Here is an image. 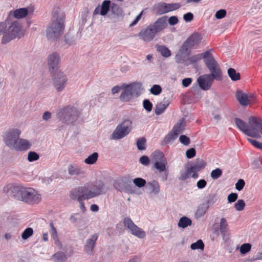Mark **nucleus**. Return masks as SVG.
I'll return each instance as SVG.
<instances>
[{
    "label": "nucleus",
    "mask_w": 262,
    "mask_h": 262,
    "mask_svg": "<svg viewBox=\"0 0 262 262\" xmlns=\"http://www.w3.org/2000/svg\"><path fill=\"white\" fill-rule=\"evenodd\" d=\"M64 14L59 8L52 11V22L47 28L46 35L48 39L54 41L59 39L63 33Z\"/></svg>",
    "instance_id": "1"
},
{
    "label": "nucleus",
    "mask_w": 262,
    "mask_h": 262,
    "mask_svg": "<svg viewBox=\"0 0 262 262\" xmlns=\"http://www.w3.org/2000/svg\"><path fill=\"white\" fill-rule=\"evenodd\" d=\"M167 26V16H162L142 29L138 36L144 41L148 42L154 38L157 33L162 32Z\"/></svg>",
    "instance_id": "2"
},
{
    "label": "nucleus",
    "mask_w": 262,
    "mask_h": 262,
    "mask_svg": "<svg viewBox=\"0 0 262 262\" xmlns=\"http://www.w3.org/2000/svg\"><path fill=\"white\" fill-rule=\"evenodd\" d=\"M210 73L199 76L197 82L199 87L204 91L211 88L214 80L218 81L222 79V72L220 65L217 63L207 68Z\"/></svg>",
    "instance_id": "3"
},
{
    "label": "nucleus",
    "mask_w": 262,
    "mask_h": 262,
    "mask_svg": "<svg viewBox=\"0 0 262 262\" xmlns=\"http://www.w3.org/2000/svg\"><path fill=\"white\" fill-rule=\"evenodd\" d=\"M105 185L101 181L93 183H86L82 186L74 189L75 191L82 194L83 199H91L105 193Z\"/></svg>",
    "instance_id": "4"
},
{
    "label": "nucleus",
    "mask_w": 262,
    "mask_h": 262,
    "mask_svg": "<svg viewBox=\"0 0 262 262\" xmlns=\"http://www.w3.org/2000/svg\"><path fill=\"white\" fill-rule=\"evenodd\" d=\"M142 90V84L140 82H133L129 84L122 83V92L120 96V99L122 101L128 102L134 96L138 97Z\"/></svg>",
    "instance_id": "5"
},
{
    "label": "nucleus",
    "mask_w": 262,
    "mask_h": 262,
    "mask_svg": "<svg viewBox=\"0 0 262 262\" xmlns=\"http://www.w3.org/2000/svg\"><path fill=\"white\" fill-rule=\"evenodd\" d=\"M56 115L60 121L70 124L78 118L79 112L76 107L68 105L59 109Z\"/></svg>",
    "instance_id": "6"
},
{
    "label": "nucleus",
    "mask_w": 262,
    "mask_h": 262,
    "mask_svg": "<svg viewBox=\"0 0 262 262\" xmlns=\"http://www.w3.org/2000/svg\"><path fill=\"white\" fill-rule=\"evenodd\" d=\"M23 35L21 25L18 21L9 23V26L6 29L2 37V43L6 44L16 38H20Z\"/></svg>",
    "instance_id": "7"
},
{
    "label": "nucleus",
    "mask_w": 262,
    "mask_h": 262,
    "mask_svg": "<svg viewBox=\"0 0 262 262\" xmlns=\"http://www.w3.org/2000/svg\"><path fill=\"white\" fill-rule=\"evenodd\" d=\"M39 194L31 188L22 186L18 201H20L29 204H37L41 201Z\"/></svg>",
    "instance_id": "8"
},
{
    "label": "nucleus",
    "mask_w": 262,
    "mask_h": 262,
    "mask_svg": "<svg viewBox=\"0 0 262 262\" xmlns=\"http://www.w3.org/2000/svg\"><path fill=\"white\" fill-rule=\"evenodd\" d=\"M211 51H212V50H208L203 53L190 56L186 60L185 64L188 66L190 64L195 63L201 59H203L204 62L207 68H208V66L210 67L214 66V64L217 63V62L211 54Z\"/></svg>",
    "instance_id": "9"
},
{
    "label": "nucleus",
    "mask_w": 262,
    "mask_h": 262,
    "mask_svg": "<svg viewBox=\"0 0 262 262\" xmlns=\"http://www.w3.org/2000/svg\"><path fill=\"white\" fill-rule=\"evenodd\" d=\"M132 128V121L129 119L124 120L114 130L112 135V139L119 140L125 137L130 132Z\"/></svg>",
    "instance_id": "10"
},
{
    "label": "nucleus",
    "mask_w": 262,
    "mask_h": 262,
    "mask_svg": "<svg viewBox=\"0 0 262 262\" xmlns=\"http://www.w3.org/2000/svg\"><path fill=\"white\" fill-rule=\"evenodd\" d=\"M132 128V121L129 119L124 120L114 130L112 135V139L119 140L125 137L130 132Z\"/></svg>",
    "instance_id": "11"
},
{
    "label": "nucleus",
    "mask_w": 262,
    "mask_h": 262,
    "mask_svg": "<svg viewBox=\"0 0 262 262\" xmlns=\"http://www.w3.org/2000/svg\"><path fill=\"white\" fill-rule=\"evenodd\" d=\"M132 128V121L129 119L124 120L114 130L112 135V139L119 140L125 137L130 132Z\"/></svg>",
    "instance_id": "12"
},
{
    "label": "nucleus",
    "mask_w": 262,
    "mask_h": 262,
    "mask_svg": "<svg viewBox=\"0 0 262 262\" xmlns=\"http://www.w3.org/2000/svg\"><path fill=\"white\" fill-rule=\"evenodd\" d=\"M262 126V118L250 116L248 118V129L251 137H259V134Z\"/></svg>",
    "instance_id": "13"
},
{
    "label": "nucleus",
    "mask_w": 262,
    "mask_h": 262,
    "mask_svg": "<svg viewBox=\"0 0 262 262\" xmlns=\"http://www.w3.org/2000/svg\"><path fill=\"white\" fill-rule=\"evenodd\" d=\"M21 132L17 128H11L7 130L4 136V141L8 147L12 149L18 140Z\"/></svg>",
    "instance_id": "14"
},
{
    "label": "nucleus",
    "mask_w": 262,
    "mask_h": 262,
    "mask_svg": "<svg viewBox=\"0 0 262 262\" xmlns=\"http://www.w3.org/2000/svg\"><path fill=\"white\" fill-rule=\"evenodd\" d=\"M52 77L53 83L56 90L58 92L62 91L67 84V78L63 73L57 71L51 73Z\"/></svg>",
    "instance_id": "15"
},
{
    "label": "nucleus",
    "mask_w": 262,
    "mask_h": 262,
    "mask_svg": "<svg viewBox=\"0 0 262 262\" xmlns=\"http://www.w3.org/2000/svg\"><path fill=\"white\" fill-rule=\"evenodd\" d=\"M123 224L124 227L129 230V232L132 234L141 239L145 237L146 232L136 225L129 217H125L123 220Z\"/></svg>",
    "instance_id": "16"
},
{
    "label": "nucleus",
    "mask_w": 262,
    "mask_h": 262,
    "mask_svg": "<svg viewBox=\"0 0 262 262\" xmlns=\"http://www.w3.org/2000/svg\"><path fill=\"white\" fill-rule=\"evenodd\" d=\"M22 185L16 183H9L3 187V192L7 195L18 200Z\"/></svg>",
    "instance_id": "17"
},
{
    "label": "nucleus",
    "mask_w": 262,
    "mask_h": 262,
    "mask_svg": "<svg viewBox=\"0 0 262 262\" xmlns=\"http://www.w3.org/2000/svg\"><path fill=\"white\" fill-rule=\"evenodd\" d=\"M202 38L199 33H194L190 35L183 43L182 50L189 51L190 49L198 46L201 42Z\"/></svg>",
    "instance_id": "18"
},
{
    "label": "nucleus",
    "mask_w": 262,
    "mask_h": 262,
    "mask_svg": "<svg viewBox=\"0 0 262 262\" xmlns=\"http://www.w3.org/2000/svg\"><path fill=\"white\" fill-rule=\"evenodd\" d=\"M60 57L57 52H52L49 54L47 58V63L50 73L59 71L58 69Z\"/></svg>",
    "instance_id": "19"
},
{
    "label": "nucleus",
    "mask_w": 262,
    "mask_h": 262,
    "mask_svg": "<svg viewBox=\"0 0 262 262\" xmlns=\"http://www.w3.org/2000/svg\"><path fill=\"white\" fill-rule=\"evenodd\" d=\"M98 236L99 235L97 233H95L90 238L86 240L84 246V250L87 254L92 255L94 254V248Z\"/></svg>",
    "instance_id": "20"
},
{
    "label": "nucleus",
    "mask_w": 262,
    "mask_h": 262,
    "mask_svg": "<svg viewBox=\"0 0 262 262\" xmlns=\"http://www.w3.org/2000/svg\"><path fill=\"white\" fill-rule=\"evenodd\" d=\"M111 1L109 0H105L102 2L101 7L98 6L94 11L93 15L100 14L102 16L105 15L108 11L111 9Z\"/></svg>",
    "instance_id": "21"
},
{
    "label": "nucleus",
    "mask_w": 262,
    "mask_h": 262,
    "mask_svg": "<svg viewBox=\"0 0 262 262\" xmlns=\"http://www.w3.org/2000/svg\"><path fill=\"white\" fill-rule=\"evenodd\" d=\"M31 146V144L28 140L19 138L12 149L17 151H25L29 149Z\"/></svg>",
    "instance_id": "22"
},
{
    "label": "nucleus",
    "mask_w": 262,
    "mask_h": 262,
    "mask_svg": "<svg viewBox=\"0 0 262 262\" xmlns=\"http://www.w3.org/2000/svg\"><path fill=\"white\" fill-rule=\"evenodd\" d=\"M235 97L237 101L242 106H247L251 103V99L248 96L241 90H237Z\"/></svg>",
    "instance_id": "23"
},
{
    "label": "nucleus",
    "mask_w": 262,
    "mask_h": 262,
    "mask_svg": "<svg viewBox=\"0 0 262 262\" xmlns=\"http://www.w3.org/2000/svg\"><path fill=\"white\" fill-rule=\"evenodd\" d=\"M28 14V9L27 8H22L16 9L14 11H10L9 13L8 20L10 19L11 16L17 19L25 17Z\"/></svg>",
    "instance_id": "24"
},
{
    "label": "nucleus",
    "mask_w": 262,
    "mask_h": 262,
    "mask_svg": "<svg viewBox=\"0 0 262 262\" xmlns=\"http://www.w3.org/2000/svg\"><path fill=\"white\" fill-rule=\"evenodd\" d=\"M68 172L71 176H83L84 174L82 168L76 164L69 165L68 167Z\"/></svg>",
    "instance_id": "25"
},
{
    "label": "nucleus",
    "mask_w": 262,
    "mask_h": 262,
    "mask_svg": "<svg viewBox=\"0 0 262 262\" xmlns=\"http://www.w3.org/2000/svg\"><path fill=\"white\" fill-rule=\"evenodd\" d=\"M167 164V162L166 160H162L159 162H155L154 164V167L158 170L159 172H164L165 176L163 177V180L166 181L167 179L168 171L166 170V165Z\"/></svg>",
    "instance_id": "26"
},
{
    "label": "nucleus",
    "mask_w": 262,
    "mask_h": 262,
    "mask_svg": "<svg viewBox=\"0 0 262 262\" xmlns=\"http://www.w3.org/2000/svg\"><path fill=\"white\" fill-rule=\"evenodd\" d=\"M82 194H80L79 193H78L76 191L73 189L71 192H70V198L72 200H77L79 202L80 204V209L84 212L86 210V208L85 207V205L84 202H83V200H88L89 199H83V198L81 196Z\"/></svg>",
    "instance_id": "27"
},
{
    "label": "nucleus",
    "mask_w": 262,
    "mask_h": 262,
    "mask_svg": "<svg viewBox=\"0 0 262 262\" xmlns=\"http://www.w3.org/2000/svg\"><path fill=\"white\" fill-rule=\"evenodd\" d=\"M228 224L225 218H222L220 221V230L222 235L223 239L227 241L229 238L228 231Z\"/></svg>",
    "instance_id": "28"
},
{
    "label": "nucleus",
    "mask_w": 262,
    "mask_h": 262,
    "mask_svg": "<svg viewBox=\"0 0 262 262\" xmlns=\"http://www.w3.org/2000/svg\"><path fill=\"white\" fill-rule=\"evenodd\" d=\"M128 181L126 178L117 180L114 183V186L117 190L122 191L126 190L128 186Z\"/></svg>",
    "instance_id": "29"
},
{
    "label": "nucleus",
    "mask_w": 262,
    "mask_h": 262,
    "mask_svg": "<svg viewBox=\"0 0 262 262\" xmlns=\"http://www.w3.org/2000/svg\"><path fill=\"white\" fill-rule=\"evenodd\" d=\"M206 163L202 159H196L191 164L189 168L190 170H193L195 171H200L203 169L206 166Z\"/></svg>",
    "instance_id": "30"
},
{
    "label": "nucleus",
    "mask_w": 262,
    "mask_h": 262,
    "mask_svg": "<svg viewBox=\"0 0 262 262\" xmlns=\"http://www.w3.org/2000/svg\"><path fill=\"white\" fill-rule=\"evenodd\" d=\"M234 121L236 126L241 131L247 136L250 135L248 129V124L246 122L238 118H235Z\"/></svg>",
    "instance_id": "31"
},
{
    "label": "nucleus",
    "mask_w": 262,
    "mask_h": 262,
    "mask_svg": "<svg viewBox=\"0 0 262 262\" xmlns=\"http://www.w3.org/2000/svg\"><path fill=\"white\" fill-rule=\"evenodd\" d=\"M153 8L155 13L159 15L169 12L167 3L163 2L155 4Z\"/></svg>",
    "instance_id": "32"
},
{
    "label": "nucleus",
    "mask_w": 262,
    "mask_h": 262,
    "mask_svg": "<svg viewBox=\"0 0 262 262\" xmlns=\"http://www.w3.org/2000/svg\"><path fill=\"white\" fill-rule=\"evenodd\" d=\"M189 54L190 51L183 50L182 46L178 53L176 55L175 59L176 62L178 63L186 62L185 58V57L188 56Z\"/></svg>",
    "instance_id": "33"
},
{
    "label": "nucleus",
    "mask_w": 262,
    "mask_h": 262,
    "mask_svg": "<svg viewBox=\"0 0 262 262\" xmlns=\"http://www.w3.org/2000/svg\"><path fill=\"white\" fill-rule=\"evenodd\" d=\"M209 207L205 203L199 205L195 213V217L199 219L203 216L207 212Z\"/></svg>",
    "instance_id": "34"
},
{
    "label": "nucleus",
    "mask_w": 262,
    "mask_h": 262,
    "mask_svg": "<svg viewBox=\"0 0 262 262\" xmlns=\"http://www.w3.org/2000/svg\"><path fill=\"white\" fill-rule=\"evenodd\" d=\"M49 225H50V233L54 241L55 244L56 245L61 246V244L58 239V236L57 230L54 226L53 222H50L49 223Z\"/></svg>",
    "instance_id": "35"
},
{
    "label": "nucleus",
    "mask_w": 262,
    "mask_h": 262,
    "mask_svg": "<svg viewBox=\"0 0 262 262\" xmlns=\"http://www.w3.org/2000/svg\"><path fill=\"white\" fill-rule=\"evenodd\" d=\"M185 119L182 118L179 121L173 126L172 130L178 135L183 133L185 129Z\"/></svg>",
    "instance_id": "36"
},
{
    "label": "nucleus",
    "mask_w": 262,
    "mask_h": 262,
    "mask_svg": "<svg viewBox=\"0 0 262 262\" xmlns=\"http://www.w3.org/2000/svg\"><path fill=\"white\" fill-rule=\"evenodd\" d=\"M147 186L150 189L151 192L154 194L157 195L160 191V185L158 181L152 180L147 183Z\"/></svg>",
    "instance_id": "37"
},
{
    "label": "nucleus",
    "mask_w": 262,
    "mask_h": 262,
    "mask_svg": "<svg viewBox=\"0 0 262 262\" xmlns=\"http://www.w3.org/2000/svg\"><path fill=\"white\" fill-rule=\"evenodd\" d=\"M190 168L188 165L184 166V169H182L179 173L178 179L180 181H185L189 177L190 175Z\"/></svg>",
    "instance_id": "38"
},
{
    "label": "nucleus",
    "mask_w": 262,
    "mask_h": 262,
    "mask_svg": "<svg viewBox=\"0 0 262 262\" xmlns=\"http://www.w3.org/2000/svg\"><path fill=\"white\" fill-rule=\"evenodd\" d=\"M157 50L164 57L167 58L171 55L170 51L165 46L156 45Z\"/></svg>",
    "instance_id": "39"
},
{
    "label": "nucleus",
    "mask_w": 262,
    "mask_h": 262,
    "mask_svg": "<svg viewBox=\"0 0 262 262\" xmlns=\"http://www.w3.org/2000/svg\"><path fill=\"white\" fill-rule=\"evenodd\" d=\"M192 224L191 220L187 216H183L181 217L179 221L178 227L182 228H185Z\"/></svg>",
    "instance_id": "40"
},
{
    "label": "nucleus",
    "mask_w": 262,
    "mask_h": 262,
    "mask_svg": "<svg viewBox=\"0 0 262 262\" xmlns=\"http://www.w3.org/2000/svg\"><path fill=\"white\" fill-rule=\"evenodd\" d=\"M99 155L97 152H95L88 156L87 158L84 160V162L89 165H92L96 162L98 160Z\"/></svg>",
    "instance_id": "41"
},
{
    "label": "nucleus",
    "mask_w": 262,
    "mask_h": 262,
    "mask_svg": "<svg viewBox=\"0 0 262 262\" xmlns=\"http://www.w3.org/2000/svg\"><path fill=\"white\" fill-rule=\"evenodd\" d=\"M228 74L229 77L233 81H236L240 79V74L237 73L233 68H229L228 70Z\"/></svg>",
    "instance_id": "42"
},
{
    "label": "nucleus",
    "mask_w": 262,
    "mask_h": 262,
    "mask_svg": "<svg viewBox=\"0 0 262 262\" xmlns=\"http://www.w3.org/2000/svg\"><path fill=\"white\" fill-rule=\"evenodd\" d=\"M77 40V38L70 33H68L64 36V42L66 44L70 46L75 43Z\"/></svg>",
    "instance_id": "43"
},
{
    "label": "nucleus",
    "mask_w": 262,
    "mask_h": 262,
    "mask_svg": "<svg viewBox=\"0 0 262 262\" xmlns=\"http://www.w3.org/2000/svg\"><path fill=\"white\" fill-rule=\"evenodd\" d=\"M178 134L173 130L169 132L164 138V142L165 143H169L171 141H174L178 136Z\"/></svg>",
    "instance_id": "44"
},
{
    "label": "nucleus",
    "mask_w": 262,
    "mask_h": 262,
    "mask_svg": "<svg viewBox=\"0 0 262 262\" xmlns=\"http://www.w3.org/2000/svg\"><path fill=\"white\" fill-rule=\"evenodd\" d=\"M168 103H159L157 105L155 109V113L157 115H160L164 112L165 110L168 106Z\"/></svg>",
    "instance_id": "45"
},
{
    "label": "nucleus",
    "mask_w": 262,
    "mask_h": 262,
    "mask_svg": "<svg viewBox=\"0 0 262 262\" xmlns=\"http://www.w3.org/2000/svg\"><path fill=\"white\" fill-rule=\"evenodd\" d=\"M53 257L56 262H63L67 260V255L62 252H58L53 255Z\"/></svg>",
    "instance_id": "46"
},
{
    "label": "nucleus",
    "mask_w": 262,
    "mask_h": 262,
    "mask_svg": "<svg viewBox=\"0 0 262 262\" xmlns=\"http://www.w3.org/2000/svg\"><path fill=\"white\" fill-rule=\"evenodd\" d=\"M152 157L155 162H159L162 160H166L163 152L159 150L155 151L152 154Z\"/></svg>",
    "instance_id": "47"
},
{
    "label": "nucleus",
    "mask_w": 262,
    "mask_h": 262,
    "mask_svg": "<svg viewBox=\"0 0 262 262\" xmlns=\"http://www.w3.org/2000/svg\"><path fill=\"white\" fill-rule=\"evenodd\" d=\"M146 139L144 137L139 138L137 140V147L138 150H143L146 149Z\"/></svg>",
    "instance_id": "48"
},
{
    "label": "nucleus",
    "mask_w": 262,
    "mask_h": 262,
    "mask_svg": "<svg viewBox=\"0 0 262 262\" xmlns=\"http://www.w3.org/2000/svg\"><path fill=\"white\" fill-rule=\"evenodd\" d=\"M206 203H205L208 207L214 204L217 200V196L216 194H210L207 196Z\"/></svg>",
    "instance_id": "49"
},
{
    "label": "nucleus",
    "mask_w": 262,
    "mask_h": 262,
    "mask_svg": "<svg viewBox=\"0 0 262 262\" xmlns=\"http://www.w3.org/2000/svg\"><path fill=\"white\" fill-rule=\"evenodd\" d=\"M111 10L113 14L117 16L122 15V10L117 4L113 3L111 5Z\"/></svg>",
    "instance_id": "50"
},
{
    "label": "nucleus",
    "mask_w": 262,
    "mask_h": 262,
    "mask_svg": "<svg viewBox=\"0 0 262 262\" xmlns=\"http://www.w3.org/2000/svg\"><path fill=\"white\" fill-rule=\"evenodd\" d=\"M33 234V229L31 227L27 228L21 234V238L24 240H26L31 237Z\"/></svg>",
    "instance_id": "51"
},
{
    "label": "nucleus",
    "mask_w": 262,
    "mask_h": 262,
    "mask_svg": "<svg viewBox=\"0 0 262 262\" xmlns=\"http://www.w3.org/2000/svg\"><path fill=\"white\" fill-rule=\"evenodd\" d=\"M39 159V155L33 151H29L28 154L27 160L30 162L38 160Z\"/></svg>",
    "instance_id": "52"
},
{
    "label": "nucleus",
    "mask_w": 262,
    "mask_h": 262,
    "mask_svg": "<svg viewBox=\"0 0 262 262\" xmlns=\"http://www.w3.org/2000/svg\"><path fill=\"white\" fill-rule=\"evenodd\" d=\"M190 248L192 250H203L204 248V244L201 239H199L196 242L191 244L190 245Z\"/></svg>",
    "instance_id": "53"
},
{
    "label": "nucleus",
    "mask_w": 262,
    "mask_h": 262,
    "mask_svg": "<svg viewBox=\"0 0 262 262\" xmlns=\"http://www.w3.org/2000/svg\"><path fill=\"white\" fill-rule=\"evenodd\" d=\"M222 174V170L221 169L217 168L211 171L210 176L212 179L216 180L219 178Z\"/></svg>",
    "instance_id": "54"
},
{
    "label": "nucleus",
    "mask_w": 262,
    "mask_h": 262,
    "mask_svg": "<svg viewBox=\"0 0 262 262\" xmlns=\"http://www.w3.org/2000/svg\"><path fill=\"white\" fill-rule=\"evenodd\" d=\"M251 245L249 243H245L241 245L240 247V252L242 254H245L250 251Z\"/></svg>",
    "instance_id": "55"
},
{
    "label": "nucleus",
    "mask_w": 262,
    "mask_h": 262,
    "mask_svg": "<svg viewBox=\"0 0 262 262\" xmlns=\"http://www.w3.org/2000/svg\"><path fill=\"white\" fill-rule=\"evenodd\" d=\"M135 185L138 187L141 188L145 186L146 182V181L141 178H135L133 180Z\"/></svg>",
    "instance_id": "56"
},
{
    "label": "nucleus",
    "mask_w": 262,
    "mask_h": 262,
    "mask_svg": "<svg viewBox=\"0 0 262 262\" xmlns=\"http://www.w3.org/2000/svg\"><path fill=\"white\" fill-rule=\"evenodd\" d=\"M150 92L153 95H158L161 93L162 88L159 85L155 84L150 89Z\"/></svg>",
    "instance_id": "57"
},
{
    "label": "nucleus",
    "mask_w": 262,
    "mask_h": 262,
    "mask_svg": "<svg viewBox=\"0 0 262 262\" xmlns=\"http://www.w3.org/2000/svg\"><path fill=\"white\" fill-rule=\"evenodd\" d=\"M245 207V203L243 200H238L236 203L234 204V208L237 211L243 210Z\"/></svg>",
    "instance_id": "58"
},
{
    "label": "nucleus",
    "mask_w": 262,
    "mask_h": 262,
    "mask_svg": "<svg viewBox=\"0 0 262 262\" xmlns=\"http://www.w3.org/2000/svg\"><path fill=\"white\" fill-rule=\"evenodd\" d=\"M143 105L144 108L148 112L152 110V104L151 102L148 99H145L143 101Z\"/></svg>",
    "instance_id": "59"
},
{
    "label": "nucleus",
    "mask_w": 262,
    "mask_h": 262,
    "mask_svg": "<svg viewBox=\"0 0 262 262\" xmlns=\"http://www.w3.org/2000/svg\"><path fill=\"white\" fill-rule=\"evenodd\" d=\"M252 165L255 168L261 169L262 168V159L260 158H256L252 163Z\"/></svg>",
    "instance_id": "60"
},
{
    "label": "nucleus",
    "mask_w": 262,
    "mask_h": 262,
    "mask_svg": "<svg viewBox=\"0 0 262 262\" xmlns=\"http://www.w3.org/2000/svg\"><path fill=\"white\" fill-rule=\"evenodd\" d=\"M9 25V20L8 18L5 22H0V36L3 34H5L6 29L7 25Z\"/></svg>",
    "instance_id": "61"
},
{
    "label": "nucleus",
    "mask_w": 262,
    "mask_h": 262,
    "mask_svg": "<svg viewBox=\"0 0 262 262\" xmlns=\"http://www.w3.org/2000/svg\"><path fill=\"white\" fill-rule=\"evenodd\" d=\"M180 142L184 145H188L190 142V139L186 135H181L179 138Z\"/></svg>",
    "instance_id": "62"
},
{
    "label": "nucleus",
    "mask_w": 262,
    "mask_h": 262,
    "mask_svg": "<svg viewBox=\"0 0 262 262\" xmlns=\"http://www.w3.org/2000/svg\"><path fill=\"white\" fill-rule=\"evenodd\" d=\"M227 12L225 9H220L218 10L215 14V17L217 19H222L226 15Z\"/></svg>",
    "instance_id": "63"
},
{
    "label": "nucleus",
    "mask_w": 262,
    "mask_h": 262,
    "mask_svg": "<svg viewBox=\"0 0 262 262\" xmlns=\"http://www.w3.org/2000/svg\"><path fill=\"white\" fill-rule=\"evenodd\" d=\"M196 154L195 149L194 148H191L188 149L186 152V156L188 159L193 158Z\"/></svg>",
    "instance_id": "64"
}]
</instances>
